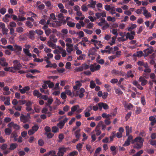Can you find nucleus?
<instances>
[{
  "label": "nucleus",
  "mask_w": 156,
  "mask_h": 156,
  "mask_svg": "<svg viewBox=\"0 0 156 156\" xmlns=\"http://www.w3.org/2000/svg\"><path fill=\"white\" fill-rule=\"evenodd\" d=\"M141 103L143 105H144L146 104V102L144 96H142L141 98Z\"/></svg>",
  "instance_id": "nucleus-39"
},
{
  "label": "nucleus",
  "mask_w": 156,
  "mask_h": 156,
  "mask_svg": "<svg viewBox=\"0 0 156 156\" xmlns=\"http://www.w3.org/2000/svg\"><path fill=\"white\" fill-rule=\"evenodd\" d=\"M18 146L16 143H12L10 144L9 149L13 150L16 149Z\"/></svg>",
  "instance_id": "nucleus-19"
},
{
  "label": "nucleus",
  "mask_w": 156,
  "mask_h": 156,
  "mask_svg": "<svg viewBox=\"0 0 156 156\" xmlns=\"http://www.w3.org/2000/svg\"><path fill=\"white\" fill-rule=\"evenodd\" d=\"M154 51V50L153 49H150L146 53H145V55L147 56L149 54H151Z\"/></svg>",
  "instance_id": "nucleus-56"
},
{
  "label": "nucleus",
  "mask_w": 156,
  "mask_h": 156,
  "mask_svg": "<svg viewBox=\"0 0 156 156\" xmlns=\"http://www.w3.org/2000/svg\"><path fill=\"white\" fill-rule=\"evenodd\" d=\"M80 129H78L76 130L75 133V135L76 138V141L79 140L80 138Z\"/></svg>",
  "instance_id": "nucleus-14"
},
{
  "label": "nucleus",
  "mask_w": 156,
  "mask_h": 156,
  "mask_svg": "<svg viewBox=\"0 0 156 156\" xmlns=\"http://www.w3.org/2000/svg\"><path fill=\"white\" fill-rule=\"evenodd\" d=\"M3 90L4 91L3 92V94L5 95H9L11 93V92L9 90V88L8 86L4 87Z\"/></svg>",
  "instance_id": "nucleus-9"
},
{
  "label": "nucleus",
  "mask_w": 156,
  "mask_h": 156,
  "mask_svg": "<svg viewBox=\"0 0 156 156\" xmlns=\"http://www.w3.org/2000/svg\"><path fill=\"white\" fill-rule=\"evenodd\" d=\"M75 23L74 22L68 21L67 22V25L71 27H75Z\"/></svg>",
  "instance_id": "nucleus-27"
},
{
  "label": "nucleus",
  "mask_w": 156,
  "mask_h": 156,
  "mask_svg": "<svg viewBox=\"0 0 156 156\" xmlns=\"http://www.w3.org/2000/svg\"><path fill=\"white\" fill-rule=\"evenodd\" d=\"M143 15L147 19H148L151 17V14L150 12H148V11L146 9H144Z\"/></svg>",
  "instance_id": "nucleus-12"
},
{
  "label": "nucleus",
  "mask_w": 156,
  "mask_h": 156,
  "mask_svg": "<svg viewBox=\"0 0 156 156\" xmlns=\"http://www.w3.org/2000/svg\"><path fill=\"white\" fill-rule=\"evenodd\" d=\"M52 131L54 133H56L58 132L59 129L58 127L56 126H54L52 128Z\"/></svg>",
  "instance_id": "nucleus-30"
},
{
  "label": "nucleus",
  "mask_w": 156,
  "mask_h": 156,
  "mask_svg": "<svg viewBox=\"0 0 156 156\" xmlns=\"http://www.w3.org/2000/svg\"><path fill=\"white\" fill-rule=\"evenodd\" d=\"M105 49L107 50H108V51H109V52H108V53L110 54L111 53V51L113 50V48L112 47H110L109 45H108L106 46L105 47Z\"/></svg>",
  "instance_id": "nucleus-33"
},
{
  "label": "nucleus",
  "mask_w": 156,
  "mask_h": 156,
  "mask_svg": "<svg viewBox=\"0 0 156 156\" xmlns=\"http://www.w3.org/2000/svg\"><path fill=\"white\" fill-rule=\"evenodd\" d=\"M67 148L64 147H60L58 149V151L57 153L58 156H63L65 153L67 151Z\"/></svg>",
  "instance_id": "nucleus-4"
},
{
  "label": "nucleus",
  "mask_w": 156,
  "mask_h": 156,
  "mask_svg": "<svg viewBox=\"0 0 156 156\" xmlns=\"http://www.w3.org/2000/svg\"><path fill=\"white\" fill-rule=\"evenodd\" d=\"M20 121L23 123H27L30 121L28 118L26 116V115L22 114H21V115L20 117Z\"/></svg>",
  "instance_id": "nucleus-6"
},
{
  "label": "nucleus",
  "mask_w": 156,
  "mask_h": 156,
  "mask_svg": "<svg viewBox=\"0 0 156 156\" xmlns=\"http://www.w3.org/2000/svg\"><path fill=\"white\" fill-rule=\"evenodd\" d=\"M78 154V152L77 151H73L70 152L67 156H77Z\"/></svg>",
  "instance_id": "nucleus-25"
},
{
  "label": "nucleus",
  "mask_w": 156,
  "mask_h": 156,
  "mask_svg": "<svg viewBox=\"0 0 156 156\" xmlns=\"http://www.w3.org/2000/svg\"><path fill=\"white\" fill-rule=\"evenodd\" d=\"M23 28L21 27H19L16 28V31L17 32L19 33H21L23 32Z\"/></svg>",
  "instance_id": "nucleus-31"
},
{
  "label": "nucleus",
  "mask_w": 156,
  "mask_h": 156,
  "mask_svg": "<svg viewBox=\"0 0 156 156\" xmlns=\"http://www.w3.org/2000/svg\"><path fill=\"white\" fill-rule=\"evenodd\" d=\"M26 25L28 27L31 28L33 27L32 23L30 21H27L26 22Z\"/></svg>",
  "instance_id": "nucleus-32"
},
{
  "label": "nucleus",
  "mask_w": 156,
  "mask_h": 156,
  "mask_svg": "<svg viewBox=\"0 0 156 156\" xmlns=\"http://www.w3.org/2000/svg\"><path fill=\"white\" fill-rule=\"evenodd\" d=\"M96 84L94 81L93 80H91L90 82V87L91 89H93L95 87Z\"/></svg>",
  "instance_id": "nucleus-29"
},
{
  "label": "nucleus",
  "mask_w": 156,
  "mask_h": 156,
  "mask_svg": "<svg viewBox=\"0 0 156 156\" xmlns=\"http://www.w3.org/2000/svg\"><path fill=\"white\" fill-rule=\"evenodd\" d=\"M96 64L95 63L94 64H90V69L92 72H94L95 71H98L100 69V66L99 65H97L96 66H94Z\"/></svg>",
  "instance_id": "nucleus-3"
},
{
  "label": "nucleus",
  "mask_w": 156,
  "mask_h": 156,
  "mask_svg": "<svg viewBox=\"0 0 156 156\" xmlns=\"http://www.w3.org/2000/svg\"><path fill=\"white\" fill-rule=\"evenodd\" d=\"M126 75L128 77H133L134 76L132 74V71H131L127 72Z\"/></svg>",
  "instance_id": "nucleus-48"
},
{
  "label": "nucleus",
  "mask_w": 156,
  "mask_h": 156,
  "mask_svg": "<svg viewBox=\"0 0 156 156\" xmlns=\"http://www.w3.org/2000/svg\"><path fill=\"white\" fill-rule=\"evenodd\" d=\"M13 46L14 47V50H15V51H16V52L20 54L22 50V47L17 45L16 44H14Z\"/></svg>",
  "instance_id": "nucleus-8"
},
{
  "label": "nucleus",
  "mask_w": 156,
  "mask_h": 156,
  "mask_svg": "<svg viewBox=\"0 0 156 156\" xmlns=\"http://www.w3.org/2000/svg\"><path fill=\"white\" fill-rule=\"evenodd\" d=\"M86 148L87 150L89 151L90 152V153H91L92 152V150L91 147L89 145H87L86 146Z\"/></svg>",
  "instance_id": "nucleus-42"
},
{
  "label": "nucleus",
  "mask_w": 156,
  "mask_h": 156,
  "mask_svg": "<svg viewBox=\"0 0 156 156\" xmlns=\"http://www.w3.org/2000/svg\"><path fill=\"white\" fill-rule=\"evenodd\" d=\"M0 65L3 66H7L8 65V64L6 62H2V61H0Z\"/></svg>",
  "instance_id": "nucleus-62"
},
{
  "label": "nucleus",
  "mask_w": 156,
  "mask_h": 156,
  "mask_svg": "<svg viewBox=\"0 0 156 156\" xmlns=\"http://www.w3.org/2000/svg\"><path fill=\"white\" fill-rule=\"evenodd\" d=\"M10 99L9 97H8L6 98V100L4 102V104L7 105H9L10 104Z\"/></svg>",
  "instance_id": "nucleus-43"
},
{
  "label": "nucleus",
  "mask_w": 156,
  "mask_h": 156,
  "mask_svg": "<svg viewBox=\"0 0 156 156\" xmlns=\"http://www.w3.org/2000/svg\"><path fill=\"white\" fill-rule=\"evenodd\" d=\"M108 95V93H107V92H105L103 94L102 97L103 99H105L107 98Z\"/></svg>",
  "instance_id": "nucleus-60"
},
{
  "label": "nucleus",
  "mask_w": 156,
  "mask_h": 156,
  "mask_svg": "<svg viewBox=\"0 0 156 156\" xmlns=\"http://www.w3.org/2000/svg\"><path fill=\"white\" fill-rule=\"evenodd\" d=\"M79 108V106L78 105H76L73 106L71 108L72 112H74L77 110V109Z\"/></svg>",
  "instance_id": "nucleus-28"
},
{
  "label": "nucleus",
  "mask_w": 156,
  "mask_h": 156,
  "mask_svg": "<svg viewBox=\"0 0 156 156\" xmlns=\"http://www.w3.org/2000/svg\"><path fill=\"white\" fill-rule=\"evenodd\" d=\"M96 50L94 48H90L89 50V55H94L96 54Z\"/></svg>",
  "instance_id": "nucleus-16"
},
{
  "label": "nucleus",
  "mask_w": 156,
  "mask_h": 156,
  "mask_svg": "<svg viewBox=\"0 0 156 156\" xmlns=\"http://www.w3.org/2000/svg\"><path fill=\"white\" fill-rule=\"evenodd\" d=\"M83 30L87 34H91L93 32V31L91 30H90L87 29H83Z\"/></svg>",
  "instance_id": "nucleus-44"
},
{
  "label": "nucleus",
  "mask_w": 156,
  "mask_h": 156,
  "mask_svg": "<svg viewBox=\"0 0 156 156\" xmlns=\"http://www.w3.org/2000/svg\"><path fill=\"white\" fill-rule=\"evenodd\" d=\"M58 137L59 139L60 140L59 142H60L62 141V140L64 138V135L62 133L60 134H59Z\"/></svg>",
  "instance_id": "nucleus-57"
},
{
  "label": "nucleus",
  "mask_w": 156,
  "mask_h": 156,
  "mask_svg": "<svg viewBox=\"0 0 156 156\" xmlns=\"http://www.w3.org/2000/svg\"><path fill=\"white\" fill-rule=\"evenodd\" d=\"M85 58V55L84 54H82L79 56L77 58V59L78 60H82L84 59Z\"/></svg>",
  "instance_id": "nucleus-59"
},
{
  "label": "nucleus",
  "mask_w": 156,
  "mask_h": 156,
  "mask_svg": "<svg viewBox=\"0 0 156 156\" xmlns=\"http://www.w3.org/2000/svg\"><path fill=\"white\" fill-rule=\"evenodd\" d=\"M52 31L50 28H48L45 31V32L46 36H48L51 33Z\"/></svg>",
  "instance_id": "nucleus-37"
},
{
  "label": "nucleus",
  "mask_w": 156,
  "mask_h": 156,
  "mask_svg": "<svg viewBox=\"0 0 156 156\" xmlns=\"http://www.w3.org/2000/svg\"><path fill=\"white\" fill-rule=\"evenodd\" d=\"M9 30L8 29L5 28V27L2 29V32L3 34L7 35V32H8Z\"/></svg>",
  "instance_id": "nucleus-38"
},
{
  "label": "nucleus",
  "mask_w": 156,
  "mask_h": 156,
  "mask_svg": "<svg viewBox=\"0 0 156 156\" xmlns=\"http://www.w3.org/2000/svg\"><path fill=\"white\" fill-rule=\"evenodd\" d=\"M99 108L101 109L102 107L104 109H108L109 108V106L106 103L100 102L98 104Z\"/></svg>",
  "instance_id": "nucleus-7"
},
{
  "label": "nucleus",
  "mask_w": 156,
  "mask_h": 156,
  "mask_svg": "<svg viewBox=\"0 0 156 156\" xmlns=\"http://www.w3.org/2000/svg\"><path fill=\"white\" fill-rule=\"evenodd\" d=\"M39 129L38 126L37 125H35L32 128V129L34 132L37 131Z\"/></svg>",
  "instance_id": "nucleus-54"
},
{
  "label": "nucleus",
  "mask_w": 156,
  "mask_h": 156,
  "mask_svg": "<svg viewBox=\"0 0 156 156\" xmlns=\"http://www.w3.org/2000/svg\"><path fill=\"white\" fill-rule=\"evenodd\" d=\"M125 107L129 110H130L131 109L133 108V106L131 103L126 104Z\"/></svg>",
  "instance_id": "nucleus-26"
},
{
  "label": "nucleus",
  "mask_w": 156,
  "mask_h": 156,
  "mask_svg": "<svg viewBox=\"0 0 156 156\" xmlns=\"http://www.w3.org/2000/svg\"><path fill=\"white\" fill-rule=\"evenodd\" d=\"M54 35L52 34L49 37L50 40L54 43H56L57 41V39L55 38Z\"/></svg>",
  "instance_id": "nucleus-21"
},
{
  "label": "nucleus",
  "mask_w": 156,
  "mask_h": 156,
  "mask_svg": "<svg viewBox=\"0 0 156 156\" xmlns=\"http://www.w3.org/2000/svg\"><path fill=\"white\" fill-rule=\"evenodd\" d=\"M30 89V87L28 86H27L24 87L22 89H19V90L21 94H23L29 90Z\"/></svg>",
  "instance_id": "nucleus-11"
},
{
  "label": "nucleus",
  "mask_w": 156,
  "mask_h": 156,
  "mask_svg": "<svg viewBox=\"0 0 156 156\" xmlns=\"http://www.w3.org/2000/svg\"><path fill=\"white\" fill-rule=\"evenodd\" d=\"M126 136H128L129 134L132 132L131 128H130L129 126H126Z\"/></svg>",
  "instance_id": "nucleus-15"
},
{
  "label": "nucleus",
  "mask_w": 156,
  "mask_h": 156,
  "mask_svg": "<svg viewBox=\"0 0 156 156\" xmlns=\"http://www.w3.org/2000/svg\"><path fill=\"white\" fill-rule=\"evenodd\" d=\"M13 66L11 67L12 69H13L15 70H19L21 69L22 67V65L19 61L17 60H14L13 61Z\"/></svg>",
  "instance_id": "nucleus-2"
},
{
  "label": "nucleus",
  "mask_w": 156,
  "mask_h": 156,
  "mask_svg": "<svg viewBox=\"0 0 156 156\" xmlns=\"http://www.w3.org/2000/svg\"><path fill=\"white\" fill-rule=\"evenodd\" d=\"M26 17L22 16H19L18 17V21H23L26 20Z\"/></svg>",
  "instance_id": "nucleus-40"
},
{
  "label": "nucleus",
  "mask_w": 156,
  "mask_h": 156,
  "mask_svg": "<svg viewBox=\"0 0 156 156\" xmlns=\"http://www.w3.org/2000/svg\"><path fill=\"white\" fill-rule=\"evenodd\" d=\"M44 61V59L43 58L40 59L37 58H34V62H42Z\"/></svg>",
  "instance_id": "nucleus-49"
},
{
  "label": "nucleus",
  "mask_w": 156,
  "mask_h": 156,
  "mask_svg": "<svg viewBox=\"0 0 156 156\" xmlns=\"http://www.w3.org/2000/svg\"><path fill=\"white\" fill-rule=\"evenodd\" d=\"M130 144V142L129 140H126L125 141L123 145V146L124 147L127 146H129Z\"/></svg>",
  "instance_id": "nucleus-63"
},
{
  "label": "nucleus",
  "mask_w": 156,
  "mask_h": 156,
  "mask_svg": "<svg viewBox=\"0 0 156 156\" xmlns=\"http://www.w3.org/2000/svg\"><path fill=\"white\" fill-rule=\"evenodd\" d=\"M81 8L82 10L84 12H86L88 10V8L84 5H82Z\"/></svg>",
  "instance_id": "nucleus-64"
},
{
  "label": "nucleus",
  "mask_w": 156,
  "mask_h": 156,
  "mask_svg": "<svg viewBox=\"0 0 156 156\" xmlns=\"http://www.w3.org/2000/svg\"><path fill=\"white\" fill-rule=\"evenodd\" d=\"M38 143L39 145L40 146H43L44 144V142L43 140L39 139L38 141Z\"/></svg>",
  "instance_id": "nucleus-55"
},
{
  "label": "nucleus",
  "mask_w": 156,
  "mask_h": 156,
  "mask_svg": "<svg viewBox=\"0 0 156 156\" xmlns=\"http://www.w3.org/2000/svg\"><path fill=\"white\" fill-rule=\"evenodd\" d=\"M33 95L35 96H37V97H40L42 94L40 93L38 90H36L33 92Z\"/></svg>",
  "instance_id": "nucleus-18"
},
{
  "label": "nucleus",
  "mask_w": 156,
  "mask_h": 156,
  "mask_svg": "<svg viewBox=\"0 0 156 156\" xmlns=\"http://www.w3.org/2000/svg\"><path fill=\"white\" fill-rule=\"evenodd\" d=\"M126 38L129 39L130 40H132L134 38V36L132 35H131L129 32L127 33L126 35Z\"/></svg>",
  "instance_id": "nucleus-24"
},
{
  "label": "nucleus",
  "mask_w": 156,
  "mask_h": 156,
  "mask_svg": "<svg viewBox=\"0 0 156 156\" xmlns=\"http://www.w3.org/2000/svg\"><path fill=\"white\" fill-rule=\"evenodd\" d=\"M83 70V66H81L78 67L76 68L75 70L77 72H81Z\"/></svg>",
  "instance_id": "nucleus-36"
},
{
  "label": "nucleus",
  "mask_w": 156,
  "mask_h": 156,
  "mask_svg": "<svg viewBox=\"0 0 156 156\" xmlns=\"http://www.w3.org/2000/svg\"><path fill=\"white\" fill-rule=\"evenodd\" d=\"M68 119L67 118H65L63 120H61L57 124V126L60 129H62L64 126L66 122H67Z\"/></svg>",
  "instance_id": "nucleus-5"
},
{
  "label": "nucleus",
  "mask_w": 156,
  "mask_h": 156,
  "mask_svg": "<svg viewBox=\"0 0 156 156\" xmlns=\"http://www.w3.org/2000/svg\"><path fill=\"white\" fill-rule=\"evenodd\" d=\"M115 17H113L112 18L110 16H108L107 18V20L108 21H112L113 22H114L115 21Z\"/></svg>",
  "instance_id": "nucleus-53"
},
{
  "label": "nucleus",
  "mask_w": 156,
  "mask_h": 156,
  "mask_svg": "<svg viewBox=\"0 0 156 156\" xmlns=\"http://www.w3.org/2000/svg\"><path fill=\"white\" fill-rule=\"evenodd\" d=\"M9 25L10 27H15L16 26V23L13 21L10 22Z\"/></svg>",
  "instance_id": "nucleus-58"
},
{
  "label": "nucleus",
  "mask_w": 156,
  "mask_h": 156,
  "mask_svg": "<svg viewBox=\"0 0 156 156\" xmlns=\"http://www.w3.org/2000/svg\"><path fill=\"white\" fill-rule=\"evenodd\" d=\"M132 114V112H129L127 114H126L125 118L126 119V120L127 121L128 119L130 117Z\"/></svg>",
  "instance_id": "nucleus-52"
},
{
  "label": "nucleus",
  "mask_w": 156,
  "mask_h": 156,
  "mask_svg": "<svg viewBox=\"0 0 156 156\" xmlns=\"http://www.w3.org/2000/svg\"><path fill=\"white\" fill-rule=\"evenodd\" d=\"M48 44L49 47L52 48L54 49H55L56 47V45L51 41H48Z\"/></svg>",
  "instance_id": "nucleus-23"
},
{
  "label": "nucleus",
  "mask_w": 156,
  "mask_h": 156,
  "mask_svg": "<svg viewBox=\"0 0 156 156\" xmlns=\"http://www.w3.org/2000/svg\"><path fill=\"white\" fill-rule=\"evenodd\" d=\"M36 33L37 34L40 35H42L44 33L43 31L41 30H36Z\"/></svg>",
  "instance_id": "nucleus-45"
},
{
  "label": "nucleus",
  "mask_w": 156,
  "mask_h": 156,
  "mask_svg": "<svg viewBox=\"0 0 156 156\" xmlns=\"http://www.w3.org/2000/svg\"><path fill=\"white\" fill-rule=\"evenodd\" d=\"M143 151L141 150L137 152L136 154H134L133 156H140V155L143 154Z\"/></svg>",
  "instance_id": "nucleus-47"
},
{
  "label": "nucleus",
  "mask_w": 156,
  "mask_h": 156,
  "mask_svg": "<svg viewBox=\"0 0 156 156\" xmlns=\"http://www.w3.org/2000/svg\"><path fill=\"white\" fill-rule=\"evenodd\" d=\"M144 140L140 136L136 137L133 140H132L131 143L133 144V147L138 150L142 148L143 146Z\"/></svg>",
  "instance_id": "nucleus-1"
},
{
  "label": "nucleus",
  "mask_w": 156,
  "mask_h": 156,
  "mask_svg": "<svg viewBox=\"0 0 156 156\" xmlns=\"http://www.w3.org/2000/svg\"><path fill=\"white\" fill-rule=\"evenodd\" d=\"M137 27V25L136 24H132L130 27H128L127 28V29L128 31H131L132 30L136 28Z\"/></svg>",
  "instance_id": "nucleus-22"
},
{
  "label": "nucleus",
  "mask_w": 156,
  "mask_h": 156,
  "mask_svg": "<svg viewBox=\"0 0 156 156\" xmlns=\"http://www.w3.org/2000/svg\"><path fill=\"white\" fill-rule=\"evenodd\" d=\"M61 97L63 99H65L67 97L65 92H62L61 94Z\"/></svg>",
  "instance_id": "nucleus-51"
},
{
  "label": "nucleus",
  "mask_w": 156,
  "mask_h": 156,
  "mask_svg": "<svg viewBox=\"0 0 156 156\" xmlns=\"http://www.w3.org/2000/svg\"><path fill=\"white\" fill-rule=\"evenodd\" d=\"M23 51L24 53L27 56L31 57L32 56V54L30 52L29 49L27 48H23Z\"/></svg>",
  "instance_id": "nucleus-17"
},
{
  "label": "nucleus",
  "mask_w": 156,
  "mask_h": 156,
  "mask_svg": "<svg viewBox=\"0 0 156 156\" xmlns=\"http://www.w3.org/2000/svg\"><path fill=\"white\" fill-rule=\"evenodd\" d=\"M12 132V130L11 129L9 128H6L5 130V134L7 135H10Z\"/></svg>",
  "instance_id": "nucleus-20"
},
{
  "label": "nucleus",
  "mask_w": 156,
  "mask_h": 156,
  "mask_svg": "<svg viewBox=\"0 0 156 156\" xmlns=\"http://www.w3.org/2000/svg\"><path fill=\"white\" fill-rule=\"evenodd\" d=\"M103 122L102 121H100L98 124L96 126L95 129H100L101 126L103 124Z\"/></svg>",
  "instance_id": "nucleus-34"
},
{
  "label": "nucleus",
  "mask_w": 156,
  "mask_h": 156,
  "mask_svg": "<svg viewBox=\"0 0 156 156\" xmlns=\"http://www.w3.org/2000/svg\"><path fill=\"white\" fill-rule=\"evenodd\" d=\"M18 136L17 133L16 132L14 131L11 134V137L13 138L14 137H17Z\"/></svg>",
  "instance_id": "nucleus-46"
},
{
  "label": "nucleus",
  "mask_w": 156,
  "mask_h": 156,
  "mask_svg": "<svg viewBox=\"0 0 156 156\" xmlns=\"http://www.w3.org/2000/svg\"><path fill=\"white\" fill-rule=\"evenodd\" d=\"M139 80L141 82V85L143 86L145 85L148 82L147 80L142 76L140 77Z\"/></svg>",
  "instance_id": "nucleus-10"
},
{
  "label": "nucleus",
  "mask_w": 156,
  "mask_h": 156,
  "mask_svg": "<svg viewBox=\"0 0 156 156\" xmlns=\"http://www.w3.org/2000/svg\"><path fill=\"white\" fill-rule=\"evenodd\" d=\"M76 34L79 35V38H80L81 37H83L84 36V33L82 31H80L79 33H77Z\"/></svg>",
  "instance_id": "nucleus-41"
},
{
  "label": "nucleus",
  "mask_w": 156,
  "mask_h": 156,
  "mask_svg": "<svg viewBox=\"0 0 156 156\" xmlns=\"http://www.w3.org/2000/svg\"><path fill=\"white\" fill-rule=\"evenodd\" d=\"M18 103L20 105H23L26 103V101L25 100H20L18 101Z\"/></svg>",
  "instance_id": "nucleus-61"
},
{
  "label": "nucleus",
  "mask_w": 156,
  "mask_h": 156,
  "mask_svg": "<svg viewBox=\"0 0 156 156\" xmlns=\"http://www.w3.org/2000/svg\"><path fill=\"white\" fill-rule=\"evenodd\" d=\"M6 9L5 8H2L0 9V12L2 15L4 14L6 12Z\"/></svg>",
  "instance_id": "nucleus-50"
},
{
  "label": "nucleus",
  "mask_w": 156,
  "mask_h": 156,
  "mask_svg": "<svg viewBox=\"0 0 156 156\" xmlns=\"http://www.w3.org/2000/svg\"><path fill=\"white\" fill-rule=\"evenodd\" d=\"M116 10V8L114 7H112L111 9H110V13H111L112 15H113L114 14H115L116 13L115 10Z\"/></svg>",
  "instance_id": "nucleus-35"
},
{
  "label": "nucleus",
  "mask_w": 156,
  "mask_h": 156,
  "mask_svg": "<svg viewBox=\"0 0 156 156\" xmlns=\"http://www.w3.org/2000/svg\"><path fill=\"white\" fill-rule=\"evenodd\" d=\"M90 4H88L87 6L94 9L95 7V5L96 3V1L90 0Z\"/></svg>",
  "instance_id": "nucleus-13"
}]
</instances>
